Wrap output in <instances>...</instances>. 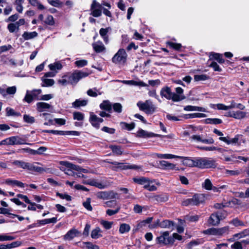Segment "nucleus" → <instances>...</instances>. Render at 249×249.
<instances>
[{
    "instance_id": "1",
    "label": "nucleus",
    "mask_w": 249,
    "mask_h": 249,
    "mask_svg": "<svg viewBox=\"0 0 249 249\" xmlns=\"http://www.w3.org/2000/svg\"><path fill=\"white\" fill-rule=\"evenodd\" d=\"M205 201V197L203 194H195L192 198L183 200L182 205L185 206H197Z\"/></svg>"
},
{
    "instance_id": "2",
    "label": "nucleus",
    "mask_w": 249,
    "mask_h": 249,
    "mask_svg": "<svg viewBox=\"0 0 249 249\" xmlns=\"http://www.w3.org/2000/svg\"><path fill=\"white\" fill-rule=\"evenodd\" d=\"M229 231V227L225 226L222 228H211L203 231L205 234L221 236L225 234H228Z\"/></svg>"
},
{
    "instance_id": "3",
    "label": "nucleus",
    "mask_w": 249,
    "mask_h": 249,
    "mask_svg": "<svg viewBox=\"0 0 249 249\" xmlns=\"http://www.w3.org/2000/svg\"><path fill=\"white\" fill-rule=\"evenodd\" d=\"M227 215V213L224 211H219L213 213L210 217L208 222L210 225L213 226L217 225L220 221L224 219Z\"/></svg>"
},
{
    "instance_id": "4",
    "label": "nucleus",
    "mask_w": 249,
    "mask_h": 249,
    "mask_svg": "<svg viewBox=\"0 0 249 249\" xmlns=\"http://www.w3.org/2000/svg\"><path fill=\"white\" fill-rule=\"evenodd\" d=\"M60 163L66 168L64 169L63 167H62L61 169L64 171L65 173L69 176H74L75 173L73 171H76L80 169L79 166L73 164L68 161H61Z\"/></svg>"
},
{
    "instance_id": "5",
    "label": "nucleus",
    "mask_w": 249,
    "mask_h": 249,
    "mask_svg": "<svg viewBox=\"0 0 249 249\" xmlns=\"http://www.w3.org/2000/svg\"><path fill=\"white\" fill-rule=\"evenodd\" d=\"M127 54L124 49H120L112 58V62L116 64H124Z\"/></svg>"
},
{
    "instance_id": "6",
    "label": "nucleus",
    "mask_w": 249,
    "mask_h": 249,
    "mask_svg": "<svg viewBox=\"0 0 249 249\" xmlns=\"http://www.w3.org/2000/svg\"><path fill=\"white\" fill-rule=\"evenodd\" d=\"M140 110L144 111L147 114H151L154 112L155 107L150 100H146L144 102L139 101L137 104Z\"/></svg>"
},
{
    "instance_id": "7",
    "label": "nucleus",
    "mask_w": 249,
    "mask_h": 249,
    "mask_svg": "<svg viewBox=\"0 0 249 249\" xmlns=\"http://www.w3.org/2000/svg\"><path fill=\"white\" fill-rule=\"evenodd\" d=\"M158 244L163 245L173 244L174 243V240L172 236H169L168 231H164L161 233V235L157 237L156 239Z\"/></svg>"
},
{
    "instance_id": "8",
    "label": "nucleus",
    "mask_w": 249,
    "mask_h": 249,
    "mask_svg": "<svg viewBox=\"0 0 249 249\" xmlns=\"http://www.w3.org/2000/svg\"><path fill=\"white\" fill-rule=\"evenodd\" d=\"M214 164V161L208 158H198L196 159V167L198 168H210L213 167Z\"/></svg>"
},
{
    "instance_id": "9",
    "label": "nucleus",
    "mask_w": 249,
    "mask_h": 249,
    "mask_svg": "<svg viewBox=\"0 0 249 249\" xmlns=\"http://www.w3.org/2000/svg\"><path fill=\"white\" fill-rule=\"evenodd\" d=\"M89 75V72L76 71L69 77V81L71 84L75 85L80 79L88 76Z\"/></svg>"
},
{
    "instance_id": "10",
    "label": "nucleus",
    "mask_w": 249,
    "mask_h": 249,
    "mask_svg": "<svg viewBox=\"0 0 249 249\" xmlns=\"http://www.w3.org/2000/svg\"><path fill=\"white\" fill-rule=\"evenodd\" d=\"M97 196L98 198L103 199H112L119 198L118 194L112 191L100 192L97 193Z\"/></svg>"
},
{
    "instance_id": "11",
    "label": "nucleus",
    "mask_w": 249,
    "mask_h": 249,
    "mask_svg": "<svg viewBox=\"0 0 249 249\" xmlns=\"http://www.w3.org/2000/svg\"><path fill=\"white\" fill-rule=\"evenodd\" d=\"M102 5L95 0H93L91 5V14L94 17H99L102 14Z\"/></svg>"
},
{
    "instance_id": "12",
    "label": "nucleus",
    "mask_w": 249,
    "mask_h": 249,
    "mask_svg": "<svg viewBox=\"0 0 249 249\" xmlns=\"http://www.w3.org/2000/svg\"><path fill=\"white\" fill-rule=\"evenodd\" d=\"M190 139L191 141L195 142H201L206 144H213L214 143V140L213 138H210L209 139H205L202 136L198 135H192L191 136Z\"/></svg>"
},
{
    "instance_id": "13",
    "label": "nucleus",
    "mask_w": 249,
    "mask_h": 249,
    "mask_svg": "<svg viewBox=\"0 0 249 249\" xmlns=\"http://www.w3.org/2000/svg\"><path fill=\"white\" fill-rule=\"evenodd\" d=\"M89 121L93 126L99 128L100 124L103 122V119L98 117L94 113L90 112Z\"/></svg>"
},
{
    "instance_id": "14",
    "label": "nucleus",
    "mask_w": 249,
    "mask_h": 249,
    "mask_svg": "<svg viewBox=\"0 0 249 249\" xmlns=\"http://www.w3.org/2000/svg\"><path fill=\"white\" fill-rule=\"evenodd\" d=\"M160 94L162 97H164L168 100H172L174 102V92H172L169 87L163 88L160 90Z\"/></svg>"
},
{
    "instance_id": "15",
    "label": "nucleus",
    "mask_w": 249,
    "mask_h": 249,
    "mask_svg": "<svg viewBox=\"0 0 249 249\" xmlns=\"http://www.w3.org/2000/svg\"><path fill=\"white\" fill-rule=\"evenodd\" d=\"M159 165L164 170H179L178 167L176 164L170 163L166 160H161L159 162Z\"/></svg>"
},
{
    "instance_id": "16",
    "label": "nucleus",
    "mask_w": 249,
    "mask_h": 249,
    "mask_svg": "<svg viewBox=\"0 0 249 249\" xmlns=\"http://www.w3.org/2000/svg\"><path fill=\"white\" fill-rule=\"evenodd\" d=\"M110 163L115 165V168L123 170L127 169H137L140 168V167L136 165H124L123 163L118 162L117 161L110 162Z\"/></svg>"
},
{
    "instance_id": "17",
    "label": "nucleus",
    "mask_w": 249,
    "mask_h": 249,
    "mask_svg": "<svg viewBox=\"0 0 249 249\" xmlns=\"http://www.w3.org/2000/svg\"><path fill=\"white\" fill-rule=\"evenodd\" d=\"M185 98L183 94V89L180 87L176 88V93L174 92V102L180 101Z\"/></svg>"
},
{
    "instance_id": "18",
    "label": "nucleus",
    "mask_w": 249,
    "mask_h": 249,
    "mask_svg": "<svg viewBox=\"0 0 249 249\" xmlns=\"http://www.w3.org/2000/svg\"><path fill=\"white\" fill-rule=\"evenodd\" d=\"M80 232L76 229H72L69 231L64 236V239L65 240H71L74 237L78 236Z\"/></svg>"
},
{
    "instance_id": "19",
    "label": "nucleus",
    "mask_w": 249,
    "mask_h": 249,
    "mask_svg": "<svg viewBox=\"0 0 249 249\" xmlns=\"http://www.w3.org/2000/svg\"><path fill=\"white\" fill-rule=\"evenodd\" d=\"M36 164H40L39 162H35L33 163H29L28 170L37 173H42L47 171V168L43 167L37 166Z\"/></svg>"
},
{
    "instance_id": "20",
    "label": "nucleus",
    "mask_w": 249,
    "mask_h": 249,
    "mask_svg": "<svg viewBox=\"0 0 249 249\" xmlns=\"http://www.w3.org/2000/svg\"><path fill=\"white\" fill-rule=\"evenodd\" d=\"M48 67L51 71L57 73L59 71L63 68V65L60 61H56L53 63L49 65Z\"/></svg>"
},
{
    "instance_id": "21",
    "label": "nucleus",
    "mask_w": 249,
    "mask_h": 249,
    "mask_svg": "<svg viewBox=\"0 0 249 249\" xmlns=\"http://www.w3.org/2000/svg\"><path fill=\"white\" fill-rule=\"evenodd\" d=\"M92 45L94 51L97 53L104 52L106 50L105 46L100 41L93 43Z\"/></svg>"
},
{
    "instance_id": "22",
    "label": "nucleus",
    "mask_w": 249,
    "mask_h": 249,
    "mask_svg": "<svg viewBox=\"0 0 249 249\" xmlns=\"http://www.w3.org/2000/svg\"><path fill=\"white\" fill-rule=\"evenodd\" d=\"M5 183L12 187L17 186L20 188H24L25 186V184L20 181L17 180L12 179L10 178H7L5 180Z\"/></svg>"
},
{
    "instance_id": "23",
    "label": "nucleus",
    "mask_w": 249,
    "mask_h": 249,
    "mask_svg": "<svg viewBox=\"0 0 249 249\" xmlns=\"http://www.w3.org/2000/svg\"><path fill=\"white\" fill-rule=\"evenodd\" d=\"M121 82L125 85H132L139 87H146L147 85L142 81L122 80Z\"/></svg>"
},
{
    "instance_id": "24",
    "label": "nucleus",
    "mask_w": 249,
    "mask_h": 249,
    "mask_svg": "<svg viewBox=\"0 0 249 249\" xmlns=\"http://www.w3.org/2000/svg\"><path fill=\"white\" fill-rule=\"evenodd\" d=\"M157 223L159 224V226L162 228L173 229L174 222L172 221L165 220L160 222L159 220H157Z\"/></svg>"
},
{
    "instance_id": "25",
    "label": "nucleus",
    "mask_w": 249,
    "mask_h": 249,
    "mask_svg": "<svg viewBox=\"0 0 249 249\" xmlns=\"http://www.w3.org/2000/svg\"><path fill=\"white\" fill-rule=\"evenodd\" d=\"M157 136L158 135L152 132H149L142 129H140L137 132V136L141 138H151Z\"/></svg>"
},
{
    "instance_id": "26",
    "label": "nucleus",
    "mask_w": 249,
    "mask_h": 249,
    "mask_svg": "<svg viewBox=\"0 0 249 249\" xmlns=\"http://www.w3.org/2000/svg\"><path fill=\"white\" fill-rule=\"evenodd\" d=\"M110 30H111V28L110 27H108L107 28H101L99 31V34L100 36H102L104 42L106 44H107L109 42V38L107 33Z\"/></svg>"
},
{
    "instance_id": "27",
    "label": "nucleus",
    "mask_w": 249,
    "mask_h": 249,
    "mask_svg": "<svg viewBox=\"0 0 249 249\" xmlns=\"http://www.w3.org/2000/svg\"><path fill=\"white\" fill-rule=\"evenodd\" d=\"M13 145H20V144H28L31 145V143L26 142V140L19 136H12Z\"/></svg>"
},
{
    "instance_id": "28",
    "label": "nucleus",
    "mask_w": 249,
    "mask_h": 249,
    "mask_svg": "<svg viewBox=\"0 0 249 249\" xmlns=\"http://www.w3.org/2000/svg\"><path fill=\"white\" fill-rule=\"evenodd\" d=\"M36 109L38 112H43L49 109L51 106L45 102H38L36 103Z\"/></svg>"
},
{
    "instance_id": "29",
    "label": "nucleus",
    "mask_w": 249,
    "mask_h": 249,
    "mask_svg": "<svg viewBox=\"0 0 249 249\" xmlns=\"http://www.w3.org/2000/svg\"><path fill=\"white\" fill-rule=\"evenodd\" d=\"M29 163V162H26L22 160H16L12 162V164L17 167L27 170H28Z\"/></svg>"
},
{
    "instance_id": "30",
    "label": "nucleus",
    "mask_w": 249,
    "mask_h": 249,
    "mask_svg": "<svg viewBox=\"0 0 249 249\" xmlns=\"http://www.w3.org/2000/svg\"><path fill=\"white\" fill-rule=\"evenodd\" d=\"M182 158L180 159H183L182 164L184 165L190 167H196V159L194 160H192L188 157H182Z\"/></svg>"
},
{
    "instance_id": "31",
    "label": "nucleus",
    "mask_w": 249,
    "mask_h": 249,
    "mask_svg": "<svg viewBox=\"0 0 249 249\" xmlns=\"http://www.w3.org/2000/svg\"><path fill=\"white\" fill-rule=\"evenodd\" d=\"M56 222V218L53 217L52 218L37 220L36 224L37 225V226H39L40 225H44L49 223H55Z\"/></svg>"
},
{
    "instance_id": "32",
    "label": "nucleus",
    "mask_w": 249,
    "mask_h": 249,
    "mask_svg": "<svg viewBox=\"0 0 249 249\" xmlns=\"http://www.w3.org/2000/svg\"><path fill=\"white\" fill-rule=\"evenodd\" d=\"M156 156L159 159H172L174 158H182L181 156H176L171 154H156Z\"/></svg>"
},
{
    "instance_id": "33",
    "label": "nucleus",
    "mask_w": 249,
    "mask_h": 249,
    "mask_svg": "<svg viewBox=\"0 0 249 249\" xmlns=\"http://www.w3.org/2000/svg\"><path fill=\"white\" fill-rule=\"evenodd\" d=\"M184 110L187 111H202L205 112L206 109L204 107H196V106H186L184 107Z\"/></svg>"
},
{
    "instance_id": "34",
    "label": "nucleus",
    "mask_w": 249,
    "mask_h": 249,
    "mask_svg": "<svg viewBox=\"0 0 249 249\" xmlns=\"http://www.w3.org/2000/svg\"><path fill=\"white\" fill-rule=\"evenodd\" d=\"M20 244L21 243L19 241L13 242L11 244L7 245L2 244L0 245V249H11L18 247L20 245Z\"/></svg>"
},
{
    "instance_id": "35",
    "label": "nucleus",
    "mask_w": 249,
    "mask_h": 249,
    "mask_svg": "<svg viewBox=\"0 0 249 249\" xmlns=\"http://www.w3.org/2000/svg\"><path fill=\"white\" fill-rule=\"evenodd\" d=\"M100 107L102 109L106 110V111L111 112L112 105L109 101L105 100L100 105Z\"/></svg>"
},
{
    "instance_id": "36",
    "label": "nucleus",
    "mask_w": 249,
    "mask_h": 249,
    "mask_svg": "<svg viewBox=\"0 0 249 249\" xmlns=\"http://www.w3.org/2000/svg\"><path fill=\"white\" fill-rule=\"evenodd\" d=\"M210 59H214L218 61L219 63L222 64L224 63L225 60L222 58V54L217 53H211L210 54Z\"/></svg>"
},
{
    "instance_id": "37",
    "label": "nucleus",
    "mask_w": 249,
    "mask_h": 249,
    "mask_svg": "<svg viewBox=\"0 0 249 249\" xmlns=\"http://www.w3.org/2000/svg\"><path fill=\"white\" fill-rule=\"evenodd\" d=\"M147 182L145 184L143 187L149 191H154L157 190V187L153 184L154 181L147 179Z\"/></svg>"
},
{
    "instance_id": "38",
    "label": "nucleus",
    "mask_w": 249,
    "mask_h": 249,
    "mask_svg": "<svg viewBox=\"0 0 249 249\" xmlns=\"http://www.w3.org/2000/svg\"><path fill=\"white\" fill-rule=\"evenodd\" d=\"M219 139L220 141H222L225 142H226L228 144H236L238 142V138L237 137H234L233 139L231 140H229L227 137H220Z\"/></svg>"
},
{
    "instance_id": "39",
    "label": "nucleus",
    "mask_w": 249,
    "mask_h": 249,
    "mask_svg": "<svg viewBox=\"0 0 249 249\" xmlns=\"http://www.w3.org/2000/svg\"><path fill=\"white\" fill-rule=\"evenodd\" d=\"M37 33L35 31L32 32H25L22 35V37L25 40H29L36 37L37 36Z\"/></svg>"
},
{
    "instance_id": "40",
    "label": "nucleus",
    "mask_w": 249,
    "mask_h": 249,
    "mask_svg": "<svg viewBox=\"0 0 249 249\" xmlns=\"http://www.w3.org/2000/svg\"><path fill=\"white\" fill-rule=\"evenodd\" d=\"M41 116L45 118V119L47 121L44 123V124L46 125H54V120L49 118L50 114L47 113H43L40 115Z\"/></svg>"
},
{
    "instance_id": "41",
    "label": "nucleus",
    "mask_w": 249,
    "mask_h": 249,
    "mask_svg": "<svg viewBox=\"0 0 249 249\" xmlns=\"http://www.w3.org/2000/svg\"><path fill=\"white\" fill-rule=\"evenodd\" d=\"M249 235V229H245L243 231L234 234L233 235V238H236V239H239L242 238L246 237L247 236Z\"/></svg>"
},
{
    "instance_id": "42",
    "label": "nucleus",
    "mask_w": 249,
    "mask_h": 249,
    "mask_svg": "<svg viewBox=\"0 0 249 249\" xmlns=\"http://www.w3.org/2000/svg\"><path fill=\"white\" fill-rule=\"evenodd\" d=\"M109 148L112 150L113 153L116 155H121L123 153V150L120 146L111 145L109 146Z\"/></svg>"
},
{
    "instance_id": "43",
    "label": "nucleus",
    "mask_w": 249,
    "mask_h": 249,
    "mask_svg": "<svg viewBox=\"0 0 249 249\" xmlns=\"http://www.w3.org/2000/svg\"><path fill=\"white\" fill-rule=\"evenodd\" d=\"M88 103V100L83 99H76L73 103L72 106L74 107H78L81 106H85Z\"/></svg>"
},
{
    "instance_id": "44",
    "label": "nucleus",
    "mask_w": 249,
    "mask_h": 249,
    "mask_svg": "<svg viewBox=\"0 0 249 249\" xmlns=\"http://www.w3.org/2000/svg\"><path fill=\"white\" fill-rule=\"evenodd\" d=\"M34 99L36 100H40L39 95L41 93L42 90L40 89H36L30 92Z\"/></svg>"
},
{
    "instance_id": "45",
    "label": "nucleus",
    "mask_w": 249,
    "mask_h": 249,
    "mask_svg": "<svg viewBox=\"0 0 249 249\" xmlns=\"http://www.w3.org/2000/svg\"><path fill=\"white\" fill-rule=\"evenodd\" d=\"M210 78V77L206 74H196L194 75V80L195 81H206Z\"/></svg>"
},
{
    "instance_id": "46",
    "label": "nucleus",
    "mask_w": 249,
    "mask_h": 249,
    "mask_svg": "<svg viewBox=\"0 0 249 249\" xmlns=\"http://www.w3.org/2000/svg\"><path fill=\"white\" fill-rule=\"evenodd\" d=\"M230 224H232L235 227H244L245 226L243 221L240 220L238 218H236L233 219L229 222Z\"/></svg>"
},
{
    "instance_id": "47",
    "label": "nucleus",
    "mask_w": 249,
    "mask_h": 249,
    "mask_svg": "<svg viewBox=\"0 0 249 249\" xmlns=\"http://www.w3.org/2000/svg\"><path fill=\"white\" fill-rule=\"evenodd\" d=\"M247 113L242 111H236L234 112L233 118L236 119H242L246 116Z\"/></svg>"
},
{
    "instance_id": "48",
    "label": "nucleus",
    "mask_w": 249,
    "mask_h": 249,
    "mask_svg": "<svg viewBox=\"0 0 249 249\" xmlns=\"http://www.w3.org/2000/svg\"><path fill=\"white\" fill-rule=\"evenodd\" d=\"M24 0H16L15 4L16 5V9L19 13H21L23 11L22 4Z\"/></svg>"
},
{
    "instance_id": "49",
    "label": "nucleus",
    "mask_w": 249,
    "mask_h": 249,
    "mask_svg": "<svg viewBox=\"0 0 249 249\" xmlns=\"http://www.w3.org/2000/svg\"><path fill=\"white\" fill-rule=\"evenodd\" d=\"M202 186L206 190H211L212 189L213 184L211 180L209 178H207L202 184Z\"/></svg>"
},
{
    "instance_id": "50",
    "label": "nucleus",
    "mask_w": 249,
    "mask_h": 249,
    "mask_svg": "<svg viewBox=\"0 0 249 249\" xmlns=\"http://www.w3.org/2000/svg\"><path fill=\"white\" fill-rule=\"evenodd\" d=\"M130 230V227L128 224H122L120 226L119 231L123 234L128 232Z\"/></svg>"
},
{
    "instance_id": "51",
    "label": "nucleus",
    "mask_w": 249,
    "mask_h": 249,
    "mask_svg": "<svg viewBox=\"0 0 249 249\" xmlns=\"http://www.w3.org/2000/svg\"><path fill=\"white\" fill-rule=\"evenodd\" d=\"M242 173V169L235 170H226L225 173L229 176H237L241 174Z\"/></svg>"
},
{
    "instance_id": "52",
    "label": "nucleus",
    "mask_w": 249,
    "mask_h": 249,
    "mask_svg": "<svg viewBox=\"0 0 249 249\" xmlns=\"http://www.w3.org/2000/svg\"><path fill=\"white\" fill-rule=\"evenodd\" d=\"M42 82H43V83L42 84V87L52 86L54 83V81L53 79H47V78L42 79Z\"/></svg>"
},
{
    "instance_id": "53",
    "label": "nucleus",
    "mask_w": 249,
    "mask_h": 249,
    "mask_svg": "<svg viewBox=\"0 0 249 249\" xmlns=\"http://www.w3.org/2000/svg\"><path fill=\"white\" fill-rule=\"evenodd\" d=\"M205 122L207 124H217L222 123V121L221 119L217 118H208L205 120Z\"/></svg>"
},
{
    "instance_id": "54",
    "label": "nucleus",
    "mask_w": 249,
    "mask_h": 249,
    "mask_svg": "<svg viewBox=\"0 0 249 249\" xmlns=\"http://www.w3.org/2000/svg\"><path fill=\"white\" fill-rule=\"evenodd\" d=\"M100 229L97 227L93 230L91 231V237L93 239H97L100 237L101 235L100 234Z\"/></svg>"
},
{
    "instance_id": "55",
    "label": "nucleus",
    "mask_w": 249,
    "mask_h": 249,
    "mask_svg": "<svg viewBox=\"0 0 249 249\" xmlns=\"http://www.w3.org/2000/svg\"><path fill=\"white\" fill-rule=\"evenodd\" d=\"M100 224L107 230L110 229L113 224V222L102 220Z\"/></svg>"
},
{
    "instance_id": "56",
    "label": "nucleus",
    "mask_w": 249,
    "mask_h": 249,
    "mask_svg": "<svg viewBox=\"0 0 249 249\" xmlns=\"http://www.w3.org/2000/svg\"><path fill=\"white\" fill-rule=\"evenodd\" d=\"M98 91L96 89H89L87 91V94L89 96L95 97L97 96L98 94H101V93L100 92H98Z\"/></svg>"
},
{
    "instance_id": "57",
    "label": "nucleus",
    "mask_w": 249,
    "mask_h": 249,
    "mask_svg": "<svg viewBox=\"0 0 249 249\" xmlns=\"http://www.w3.org/2000/svg\"><path fill=\"white\" fill-rule=\"evenodd\" d=\"M167 44L170 47L177 51L179 50L181 47V45L180 43H176L172 42H167Z\"/></svg>"
},
{
    "instance_id": "58",
    "label": "nucleus",
    "mask_w": 249,
    "mask_h": 249,
    "mask_svg": "<svg viewBox=\"0 0 249 249\" xmlns=\"http://www.w3.org/2000/svg\"><path fill=\"white\" fill-rule=\"evenodd\" d=\"M212 107L213 108H216H216L218 110H228V107H227V106H226L223 104H213L212 105Z\"/></svg>"
},
{
    "instance_id": "59",
    "label": "nucleus",
    "mask_w": 249,
    "mask_h": 249,
    "mask_svg": "<svg viewBox=\"0 0 249 249\" xmlns=\"http://www.w3.org/2000/svg\"><path fill=\"white\" fill-rule=\"evenodd\" d=\"M44 23L49 25H53L55 22L53 17L52 15H48L44 20Z\"/></svg>"
},
{
    "instance_id": "60",
    "label": "nucleus",
    "mask_w": 249,
    "mask_h": 249,
    "mask_svg": "<svg viewBox=\"0 0 249 249\" xmlns=\"http://www.w3.org/2000/svg\"><path fill=\"white\" fill-rule=\"evenodd\" d=\"M47 1L51 5L56 7H60L63 4L59 0H47Z\"/></svg>"
},
{
    "instance_id": "61",
    "label": "nucleus",
    "mask_w": 249,
    "mask_h": 249,
    "mask_svg": "<svg viewBox=\"0 0 249 249\" xmlns=\"http://www.w3.org/2000/svg\"><path fill=\"white\" fill-rule=\"evenodd\" d=\"M147 179L148 178L143 177H141L140 178H134L133 179L135 182L141 185H143V186L147 182L146 181Z\"/></svg>"
},
{
    "instance_id": "62",
    "label": "nucleus",
    "mask_w": 249,
    "mask_h": 249,
    "mask_svg": "<svg viewBox=\"0 0 249 249\" xmlns=\"http://www.w3.org/2000/svg\"><path fill=\"white\" fill-rule=\"evenodd\" d=\"M34 100V99L29 90L26 91V95L23 99V101L28 103H30Z\"/></svg>"
},
{
    "instance_id": "63",
    "label": "nucleus",
    "mask_w": 249,
    "mask_h": 249,
    "mask_svg": "<svg viewBox=\"0 0 249 249\" xmlns=\"http://www.w3.org/2000/svg\"><path fill=\"white\" fill-rule=\"evenodd\" d=\"M73 115V119L78 121H82L84 118V114L80 112H74Z\"/></svg>"
},
{
    "instance_id": "64",
    "label": "nucleus",
    "mask_w": 249,
    "mask_h": 249,
    "mask_svg": "<svg viewBox=\"0 0 249 249\" xmlns=\"http://www.w3.org/2000/svg\"><path fill=\"white\" fill-rule=\"evenodd\" d=\"M232 249H245L241 242L236 241L231 245Z\"/></svg>"
}]
</instances>
